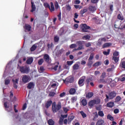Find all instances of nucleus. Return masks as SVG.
<instances>
[{"mask_svg":"<svg viewBox=\"0 0 125 125\" xmlns=\"http://www.w3.org/2000/svg\"><path fill=\"white\" fill-rule=\"evenodd\" d=\"M79 64H75L73 65V70H78L79 69Z\"/></svg>","mask_w":125,"mask_h":125,"instance_id":"a19ab883","label":"nucleus"},{"mask_svg":"<svg viewBox=\"0 0 125 125\" xmlns=\"http://www.w3.org/2000/svg\"><path fill=\"white\" fill-rule=\"evenodd\" d=\"M75 47H77V44H72L70 46V48H75Z\"/></svg>","mask_w":125,"mask_h":125,"instance_id":"13d9d810","label":"nucleus"},{"mask_svg":"<svg viewBox=\"0 0 125 125\" xmlns=\"http://www.w3.org/2000/svg\"><path fill=\"white\" fill-rule=\"evenodd\" d=\"M81 103L83 106H86L87 105V101H86V99H83L82 100Z\"/></svg>","mask_w":125,"mask_h":125,"instance_id":"aec40b11","label":"nucleus"},{"mask_svg":"<svg viewBox=\"0 0 125 125\" xmlns=\"http://www.w3.org/2000/svg\"><path fill=\"white\" fill-rule=\"evenodd\" d=\"M62 109L63 110V111L65 114H67V113H68V111H69V109H68L67 107H63L62 108Z\"/></svg>","mask_w":125,"mask_h":125,"instance_id":"5fc2aeb1","label":"nucleus"},{"mask_svg":"<svg viewBox=\"0 0 125 125\" xmlns=\"http://www.w3.org/2000/svg\"><path fill=\"white\" fill-rule=\"evenodd\" d=\"M93 58H94V53H91L90 55L89 59H88V61H91L92 60H93Z\"/></svg>","mask_w":125,"mask_h":125,"instance_id":"bb28decb","label":"nucleus"},{"mask_svg":"<svg viewBox=\"0 0 125 125\" xmlns=\"http://www.w3.org/2000/svg\"><path fill=\"white\" fill-rule=\"evenodd\" d=\"M90 82H91V78H87L85 81L86 84L88 85V84H89V83H90Z\"/></svg>","mask_w":125,"mask_h":125,"instance_id":"ea45409f","label":"nucleus"},{"mask_svg":"<svg viewBox=\"0 0 125 125\" xmlns=\"http://www.w3.org/2000/svg\"><path fill=\"white\" fill-rule=\"evenodd\" d=\"M85 80V76L81 77L78 81V84L80 86H83L84 84V80Z\"/></svg>","mask_w":125,"mask_h":125,"instance_id":"0eeeda50","label":"nucleus"},{"mask_svg":"<svg viewBox=\"0 0 125 125\" xmlns=\"http://www.w3.org/2000/svg\"><path fill=\"white\" fill-rule=\"evenodd\" d=\"M31 28L32 27H31V25L29 24H25L24 26V30H26L27 32H30V31H31Z\"/></svg>","mask_w":125,"mask_h":125,"instance_id":"a211bd4d","label":"nucleus"},{"mask_svg":"<svg viewBox=\"0 0 125 125\" xmlns=\"http://www.w3.org/2000/svg\"><path fill=\"white\" fill-rule=\"evenodd\" d=\"M93 96V93L92 92H88L86 95V98H91Z\"/></svg>","mask_w":125,"mask_h":125,"instance_id":"b1692460","label":"nucleus"},{"mask_svg":"<svg viewBox=\"0 0 125 125\" xmlns=\"http://www.w3.org/2000/svg\"><path fill=\"white\" fill-rule=\"evenodd\" d=\"M119 112V109L116 108L114 110V114H118Z\"/></svg>","mask_w":125,"mask_h":125,"instance_id":"69168bd1","label":"nucleus"},{"mask_svg":"<svg viewBox=\"0 0 125 125\" xmlns=\"http://www.w3.org/2000/svg\"><path fill=\"white\" fill-rule=\"evenodd\" d=\"M35 87V83L33 82H30L28 83L27 85L28 89H32V88H34Z\"/></svg>","mask_w":125,"mask_h":125,"instance_id":"ddd939ff","label":"nucleus"},{"mask_svg":"<svg viewBox=\"0 0 125 125\" xmlns=\"http://www.w3.org/2000/svg\"><path fill=\"white\" fill-rule=\"evenodd\" d=\"M101 65V62H97L93 65V67H98Z\"/></svg>","mask_w":125,"mask_h":125,"instance_id":"c756f323","label":"nucleus"},{"mask_svg":"<svg viewBox=\"0 0 125 125\" xmlns=\"http://www.w3.org/2000/svg\"><path fill=\"white\" fill-rule=\"evenodd\" d=\"M89 9L90 11H94L95 10V7L93 6H90L89 7Z\"/></svg>","mask_w":125,"mask_h":125,"instance_id":"c03bdc74","label":"nucleus"},{"mask_svg":"<svg viewBox=\"0 0 125 125\" xmlns=\"http://www.w3.org/2000/svg\"><path fill=\"white\" fill-rule=\"evenodd\" d=\"M27 108V103H24V104L22 105V110H26V108Z\"/></svg>","mask_w":125,"mask_h":125,"instance_id":"4d7b16f0","label":"nucleus"},{"mask_svg":"<svg viewBox=\"0 0 125 125\" xmlns=\"http://www.w3.org/2000/svg\"><path fill=\"white\" fill-rule=\"evenodd\" d=\"M64 122V119H62V118L60 117L59 121V125H63V123Z\"/></svg>","mask_w":125,"mask_h":125,"instance_id":"37998d69","label":"nucleus"},{"mask_svg":"<svg viewBox=\"0 0 125 125\" xmlns=\"http://www.w3.org/2000/svg\"><path fill=\"white\" fill-rule=\"evenodd\" d=\"M7 104H8L7 102H5L4 103V107L5 108V109H7V108H9V105H7Z\"/></svg>","mask_w":125,"mask_h":125,"instance_id":"6e6d98bb","label":"nucleus"},{"mask_svg":"<svg viewBox=\"0 0 125 125\" xmlns=\"http://www.w3.org/2000/svg\"><path fill=\"white\" fill-rule=\"evenodd\" d=\"M107 119L108 120H110V121H111L112 122L114 121V117L111 115V114H108L107 116Z\"/></svg>","mask_w":125,"mask_h":125,"instance_id":"a878e982","label":"nucleus"},{"mask_svg":"<svg viewBox=\"0 0 125 125\" xmlns=\"http://www.w3.org/2000/svg\"><path fill=\"white\" fill-rule=\"evenodd\" d=\"M52 104H53V103H52V101L48 100L45 104V107L46 108V109H48L51 105H52Z\"/></svg>","mask_w":125,"mask_h":125,"instance_id":"9d476101","label":"nucleus"},{"mask_svg":"<svg viewBox=\"0 0 125 125\" xmlns=\"http://www.w3.org/2000/svg\"><path fill=\"white\" fill-rule=\"evenodd\" d=\"M63 67L64 69H69V65L68 64H64Z\"/></svg>","mask_w":125,"mask_h":125,"instance_id":"774afa93","label":"nucleus"},{"mask_svg":"<svg viewBox=\"0 0 125 125\" xmlns=\"http://www.w3.org/2000/svg\"><path fill=\"white\" fill-rule=\"evenodd\" d=\"M87 11V8H84L83 9L80 11V14H81L82 16H83V14L86 13Z\"/></svg>","mask_w":125,"mask_h":125,"instance_id":"412c9836","label":"nucleus"},{"mask_svg":"<svg viewBox=\"0 0 125 125\" xmlns=\"http://www.w3.org/2000/svg\"><path fill=\"white\" fill-rule=\"evenodd\" d=\"M50 5L51 6H50L49 9L51 12H53V11H55V8L54 7V4H53V2H51Z\"/></svg>","mask_w":125,"mask_h":125,"instance_id":"4468645a","label":"nucleus"},{"mask_svg":"<svg viewBox=\"0 0 125 125\" xmlns=\"http://www.w3.org/2000/svg\"><path fill=\"white\" fill-rule=\"evenodd\" d=\"M43 60L47 63H48L49 62V61L50 60V58L49 57V55L47 54H45L43 55Z\"/></svg>","mask_w":125,"mask_h":125,"instance_id":"9b49d317","label":"nucleus"},{"mask_svg":"<svg viewBox=\"0 0 125 125\" xmlns=\"http://www.w3.org/2000/svg\"><path fill=\"white\" fill-rule=\"evenodd\" d=\"M93 20H95V22L96 23V24H99V21H100L99 20L97 19L96 18H94Z\"/></svg>","mask_w":125,"mask_h":125,"instance_id":"680f3d73","label":"nucleus"},{"mask_svg":"<svg viewBox=\"0 0 125 125\" xmlns=\"http://www.w3.org/2000/svg\"><path fill=\"white\" fill-rule=\"evenodd\" d=\"M106 78V72H103L101 76V79H105Z\"/></svg>","mask_w":125,"mask_h":125,"instance_id":"49530a36","label":"nucleus"},{"mask_svg":"<svg viewBox=\"0 0 125 125\" xmlns=\"http://www.w3.org/2000/svg\"><path fill=\"white\" fill-rule=\"evenodd\" d=\"M12 82L13 83V86L14 88H16V89H17L18 86L17 85L18 84V82H19V79H16L15 80L14 79H12Z\"/></svg>","mask_w":125,"mask_h":125,"instance_id":"6e6552de","label":"nucleus"},{"mask_svg":"<svg viewBox=\"0 0 125 125\" xmlns=\"http://www.w3.org/2000/svg\"><path fill=\"white\" fill-rule=\"evenodd\" d=\"M117 18L119 20H121V21H123V20H124V16H121L120 14L118 15Z\"/></svg>","mask_w":125,"mask_h":125,"instance_id":"c9c22d12","label":"nucleus"},{"mask_svg":"<svg viewBox=\"0 0 125 125\" xmlns=\"http://www.w3.org/2000/svg\"><path fill=\"white\" fill-rule=\"evenodd\" d=\"M104 124V120H99L97 122V125H103Z\"/></svg>","mask_w":125,"mask_h":125,"instance_id":"393cba45","label":"nucleus"},{"mask_svg":"<svg viewBox=\"0 0 125 125\" xmlns=\"http://www.w3.org/2000/svg\"><path fill=\"white\" fill-rule=\"evenodd\" d=\"M77 99H77V97H73L71 98V100H72V102H75L77 101Z\"/></svg>","mask_w":125,"mask_h":125,"instance_id":"bf43d9fd","label":"nucleus"},{"mask_svg":"<svg viewBox=\"0 0 125 125\" xmlns=\"http://www.w3.org/2000/svg\"><path fill=\"white\" fill-rule=\"evenodd\" d=\"M29 80H30V78L27 75H23L22 78V82H23L24 83H27L29 82Z\"/></svg>","mask_w":125,"mask_h":125,"instance_id":"1a4fd4ad","label":"nucleus"},{"mask_svg":"<svg viewBox=\"0 0 125 125\" xmlns=\"http://www.w3.org/2000/svg\"><path fill=\"white\" fill-rule=\"evenodd\" d=\"M105 99H104L105 102H108L109 100H112L115 98V96H117V93L115 91H112L108 94L105 95Z\"/></svg>","mask_w":125,"mask_h":125,"instance_id":"f03ea898","label":"nucleus"},{"mask_svg":"<svg viewBox=\"0 0 125 125\" xmlns=\"http://www.w3.org/2000/svg\"><path fill=\"white\" fill-rule=\"evenodd\" d=\"M112 45V43H105L103 45V48H106V47H109V46H111Z\"/></svg>","mask_w":125,"mask_h":125,"instance_id":"4be33fe9","label":"nucleus"},{"mask_svg":"<svg viewBox=\"0 0 125 125\" xmlns=\"http://www.w3.org/2000/svg\"><path fill=\"white\" fill-rule=\"evenodd\" d=\"M81 27V32L82 33H88V30L90 29V27L87 26L86 24H82Z\"/></svg>","mask_w":125,"mask_h":125,"instance_id":"20e7f679","label":"nucleus"},{"mask_svg":"<svg viewBox=\"0 0 125 125\" xmlns=\"http://www.w3.org/2000/svg\"><path fill=\"white\" fill-rule=\"evenodd\" d=\"M98 115L100 117H104V113H103V111H99Z\"/></svg>","mask_w":125,"mask_h":125,"instance_id":"de8ad7c7","label":"nucleus"},{"mask_svg":"<svg viewBox=\"0 0 125 125\" xmlns=\"http://www.w3.org/2000/svg\"><path fill=\"white\" fill-rule=\"evenodd\" d=\"M54 42H59V37L56 36L54 37Z\"/></svg>","mask_w":125,"mask_h":125,"instance_id":"a18cd8bd","label":"nucleus"},{"mask_svg":"<svg viewBox=\"0 0 125 125\" xmlns=\"http://www.w3.org/2000/svg\"><path fill=\"white\" fill-rule=\"evenodd\" d=\"M33 61L34 59L33 57H30L26 60V63L28 64V65H31V64L33 63Z\"/></svg>","mask_w":125,"mask_h":125,"instance_id":"2eb2a0df","label":"nucleus"},{"mask_svg":"<svg viewBox=\"0 0 125 125\" xmlns=\"http://www.w3.org/2000/svg\"><path fill=\"white\" fill-rule=\"evenodd\" d=\"M37 49V46L35 44L33 45V46L31 47L30 50L31 51H35L36 49Z\"/></svg>","mask_w":125,"mask_h":125,"instance_id":"4c0bfd02","label":"nucleus"},{"mask_svg":"<svg viewBox=\"0 0 125 125\" xmlns=\"http://www.w3.org/2000/svg\"><path fill=\"white\" fill-rule=\"evenodd\" d=\"M19 69L21 74H29L30 73V67L27 65L20 66Z\"/></svg>","mask_w":125,"mask_h":125,"instance_id":"7ed1b4c3","label":"nucleus"},{"mask_svg":"<svg viewBox=\"0 0 125 125\" xmlns=\"http://www.w3.org/2000/svg\"><path fill=\"white\" fill-rule=\"evenodd\" d=\"M55 94H56V93L54 92H50L49 93V95L52 97H53Z\"/></svg>","mask_w":125,"mask_h":125,"instance_id":"603ef678","label":"nucleus"},{"mask_svg":"<svg viewBox=\"0 0 125 125\" xmlns=\"http://www.w3.org/2000/svg\"><path fill=\"white\" fill-rule=\"evenodd\" d=\"M48 125H55V122L53 121L52 119H49L48 122Z\"/></svg>","mask_w":125,"mask_h":125,"instance_id":"5701e85b","label":"nucleus"},{"mask_svg":"<svg viewBox=\"0 0 125 125\" xmlns=\"http://www.w3.org/2000/svg\"><path fill=\"white\" fill-rule=\"evenodd\" d=\"M100 102L98 101V100H92L91 101L89 102L88 103V105L90 107H93L94 105H95V104H99Z\"/></svg>","mask_w":125,"mask_h":125,"instance_id":"423d86ee","label":"nucleus"},{"mask_svg":"<svg viewBox=\"0 0 125 125\" xmlns=\"http://www.w3.org/2000/svg\"><path fill=\"white\" fill-rule=\"evenodd\" d=\"M10 83V80L8 79L7 78L5 80V84L7 85V84H9Z\"/></svg>","mask_w":125,"mask_h":125,"instance_id":"09e8293b","label":"nucleus"},{"mask_svg":"<svg viewBox=\"0 0 125 125\" xmlns=\"http://www.w3.org/2000/svg\"><path fill=\"white\" fill-rule=\"evenodd\" d=\"M120 66L122 67L123 69H125V58L121 61Z\"/></svg>","mask_w":125,"mask_h":125,"instance_id":"f3484780","label":"nucleus"},{"mask_svg":"<svg viewBox=\"0 0 125 125\" xmlns=\"http://www.w3.org/2000/svg\"><path fill=\"white\" fill-rule=\"evenodd\" d=\"M66 95V93L62 92L60 94V97H64V95Z\"/></svg>","mask_w":125,"mask_h":125,"instance_id":"0e129e2a","label":"nucleus"},{"mask_svg":"<svg viewBox=\"0 0 125 125\" xmlns=\"http://www.w3.org/2000/svg\"><path fill=\"white\" fill-rule=\"evenodd\" d=\"M88 61V62L87 63V66H88L89 68H90L91 66H92V64H93V62L92 61Z\"/></svg>","mask_w":125,"mask_h":125,"instance_id":"cd10ccee","label":"nucleus"},{"mask_svg":"<svg viewBox=\"0 0 125 125\" xmlns=\"http://www.w3.org/2000/svg\"><path fill=\"white\" fill-rule=\"evenodd\" d=\"M54 4H55V10H57V9L59 8V4H58V2L56 1Z\"/></svg>","mask_w":125,"mask_h":125,"instance_id":"58836bf2","label":"nucleus"},{"mask_svg":"<svg viewBox=\"0 0 125 125\" xmlns=\"http://www.w3.org/2000/svg\"><path fill=\"white\" fill-rule=\"evenodd\" d=\"M74 119H75V116L73 115H71L68 116V121H69V122H72Z\"/></svg>","mask_w":125,"mask_h":125,"instance_id":"72a5a7b5","label":"nucleus"},{"mask_svg":"<svg viewBox=\"0 0 125 125\" xmlns=\"http://www.w3.org/2000/svg\"><path fill=\"white\" fill-rule=\"evenodd\" d=\"M40 71L41 72H44V68H43V66L40 67Z\"/></svg>","mask_w":125,"mask_h":125,"instance_id":"338daca9","label":"nucleus"},{"mask_svg":"<svg viewBox=\"0 0 125 125\" xmlns=\"http://www.w3.org/2000/svg\"><path fill=\"white\" fill-rule=\"evenodd\" d=\"M61 102H59L58 104H56V102H54L52 105V111L54 113H57L59 110L61 109L62 106H61Z\"/></svg>","mask_w":125,"mask_h":125,"instance_id":"f257e3e1","label":"nucleus"},{"mask_svg":"<svg viewBox=\"0 0 125 125\" xmlns=\"http://www.w3.org/2000/svg\"><path fill=\"white\" fill-rule=\"evenodd\" d=\"M116 84H117V83L115 81H112L110 83V86L111 87H114V86H116Z\"/></svg>","mask_w":125,"mask_h":125,"instance_id":"473e14b6","label":"nucleus"},{"mask_svg":"<svg viewBox=\"0 0 125 125\" xmlns=\"http://www.w3.org/2000/svg\"><path fill=\"white\" fill-rule=\"evenodd\" d=\"M121 100H122V98L120 96H118L115 99V102H120Z\"/></svg>","mask_w":125,"mask_h":125,"instance_id":"f704fd0d","label":"nucleus"},{"mask_svg":"<svg viewBox=\"0 0 125 125\" xmlns=\"http://www.w3.org/2000/svg\"><path fill=\"white\" fill-rule=\"evenodd\" d=\"M115 105V103L113 102H110L107 103L106 106L108 108H113Z\"/></svg>","mask_w":125,"mask_h":125,"instance_id":"dca6fc26","label":"nucleus"},{"mask_svg":"<svg viewBox=\"0 0 125 125\" xmlns=\"http://www.w3.org/2000/svg\"><path fill=\"white\" fill-rule=\"evenodd\" d=\"M31 10H30V12H34V11H36V9H37V7H36V5L34 2L31 1Z\"/></svg>","mask_w":125,"mask_h":125,"instance_id":"f8f14e48","label":"nucleus"},{"mask_svg":"<svg viewBox=\"0 0 125 125\" xmlns=\"http://www.w3.org/2000/svg\"><path fill=\"white\" fill-rule=\"evenodd\" d=\"M110 51H111V50L110 49H107V51H104L103 52V54H104V55H106L107 56V55H109L110 54Z\"/></svg>","mask_w":125,"mask_h":125,"instance_id":"c85d7f7f","label":"nucleus"},{"mask_svg":"<svg viewBox=\"0 0 125 125\" xmlns=\"http://www.w3.org/2000/svg\"><path fill=\"white\" fill-rule=\"evenodd\" d=\"M99 1V0H91L92 3H97Z\"/></svg>","mask_w":125,"mask_h":125,"instance_id":"e2e57ef3","label":"nucleus"},{"mask_svg":"<svg viewBox=\"0 0 125 125\" xmlns=\"http://www.w3.org/2000/svg\"><path fill=\"white\" fill-rule=\"evenodd\" d=\"M74 77L69 76L65 80L63 79L62 81L64 83H72L74 82Z\"/></svg>","mask_w":125,"mask_h":125,"instance_id":"39448f33","label":"nucleus"},{"mask_svg":"<svg viewBox=\"0 0 125 125\" xmlns=\"http://www.w3.org/2000/svg\"><path fill=\"white\" fill-rule=\"evenodd\" d=\"M43 63V59H41L38 61V64L39 65H42Z\"/></svg>","mask_w":125,"mask_h":125,"instance_id":"8fccbe9b","label":"nucleus"},{"mask_svg":"<svg viewBox=\"0 0 125 125\" xmlns=\"http://www.w3.org/2000/svg\"><path fill=\"white\" fill-rule=\"evenodd\" d=\"M76 93V89L74 88H71L69 90V94H71V95H74Z\"/></svg>","mask_w":125,"mask_h":125,"instance_id":"6ab92c4d","label":"nucleus"},{"mask_svg":"<svg viewBox=\"0 0 125 125\" xmlns=\"http://www.w3.org/2000/svg\"><path fill=\"white\" fill-rule=\"evenodd\" d=\"M113 57H117V56H119V52L116 51L113 54Z\"/></svg>","mask_w":125,"mask_h":125,"instance_id":"864d4df0","label":"nucleus"},{"mask_svg":"<svg viewBox=\"0 0 125 125\" xmlns=\"http://www.w3.org/2000/svg\"><path fill=\"white\" fill-rule=\"evenodd\" d=\"M80 113L82 116L83 118H86V114L83 112V111H81L80 112Z\"/></svg>","mask_w":125,"mask_h":125,"instance_id":"e433bc0d","label":"nucleus"},{"mask_svg":"<svg viewBox=\"0 0 125 125\" xmlns=\"http://www.w3.org/2000/svg\"><path fill=\"white\" fill-rule=\"evenodd\" d=\"M83 40H86L89 41L90 40V36L89 35H84L83 37Z\"/></svg>","mask_w":125,"mask_h":125,"instance_id":"7c9ffc66","label":"nucleus"},{"mask_svg":"<svg viewBox=\"0 0 125 125\" xmlns=\"http://www.w3.org/2000/svg\"><path fill=\"white\" fill-rule=\"evenodd\" d=\"M119 57H113L112 60H114L115 63H118L119 62Z\"/></svg>","mask_w":125,"mask_h":125,"instance_id":"2f4dec72","label":"nucleus"},{"mask_svg":"<svg viewBox=\"0 0 125 125\" xmlns=\"http://www.w3.org/2000/svg\"><path fill=\"white\" fill-rule=\"evenodd\" d=\"M43 6H44V7L45 8H50V6L49 4H48V3H47V2L44 3H43Z\"/></svg>","mask_w":125,"mask_h":125,"instance_id":"79ce46f5","label":"nucleus"},{"mask_svg":"<svg viewBox=\"0 0 125 125\" xmlns=\"http://www.w3.org/2000/svg\"><path fill=\"white\" fill-rule=\"evenodd\" d=\"M73 63H74V61H67V64L68 66H71L73 64Z\"/></svg>","mask_w":125,"mask_h":125,"instance_id":"3c124183","label":"nucleus"},{"mask_svg":"<svg viewBox=\"0 0 125 125\" xmlns=\"http://www.w3.org/2000/svg\"><path fill=\"white\" fill-rule=\"evenodd\" d=\"M61 118H62V119L64 120V119H65V118H67V117H68V114H66V115H61Z\"/></svg>","mask_w":125,"mask_h":125,"instance_id":"052dcab7","label":"nucleus"}]
</instances>
